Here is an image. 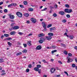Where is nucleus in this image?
<instances>
[{"label":"nucleus","instance_id":"nucleus-1","mask_svg":"<svg viewBox=\"0 0 77 77\" xmlns=\"http://www.w3.org/2000/svg\"><path fill=\"white\" fill-rule=\"evenodd\" d=\"M42 26L44 28V29L43 30H45V31H46L47 30V25H46V24L44 22H42Z\"/></svg>","mask_w":77,"mask_h":77},{"label":"nucleus","instance_id":"nucleus-2","mask_svg":"<svg viewBox=\"0 0 77 77\" xmlns=\"http://www.w3.org/2000/svg\"><path fill=\"white\" fill-rule=\"evenodd\" d=\"M8 16L9 17L10 19H11L12 20H13V19H14L15 18V16L14 15H12L11 14H8Z\"/></svg>","mask_w":77,"mask_h":77},{"label":"nucleus","instance_id":"nucleus-3","mask_svg":"<svg viewBox=\"0 0 77 77\" xmlns=\"http://www.w3.org/2000/svg\"><path fill=\"white\" fill-rule=\"evenodd\" d=\"M16 15L18 16L19 17H22V16H23V15L20 12H18L16 13Z\"/></svg>","mask_w":77,"mask_h":77},{"label":"nucleus","instance_id":"nucleus-4","mask_svg":"<svg viewBox=\"0 0 77 77\" xmlns=\"http://www.w3.org/2000/svg\"><path fill=\"white\" fill-rule=\"evenodd\" d=\"M67 63H69V62H72V59L70 58H69V57L68 56L66 58V60H68Z\"/></svg>","mask_w":77,"mask_h":77},{"label":"nucleus","instance_id":"nucleus-5","mask_svg":"<svg viewBox=\"0 0 77 77\" xmlns=\"http://www.w3.org/2000/svg\"><path fill=\"white\" fill-rule=\"evenodd\" d=\"M31 20L32 22V23H35L36 21V19L34 18H31Z\"/></svg>","mask_w":77,"mask_h":77},{"label":"nucleus","instance_id":"nucleus-6","mask_svg":"<svg viewBox=\"0 0 77 77\" xmlns=\"http://www.w3.org/2000/svg\"><path fill=\"white\" fill-rule=\"evenodd\" d=\"M42 48V47L41 45L38 46L36 48V50H41V48Z\"/></svg>","mask_w":77,"mask_h":77},{"label":"nucleus","instance_id":"nucleus-7","mask_svg":"<svg viewBox=\"0 0 77 77\" xmlns=\"http://www.w3.org/2000/svg\"><path fill=\"white\" fill-rule=\"evenodd\" d=\"M13 29L14 30H17L19 29V26H16L13 27Z\"/></svg>","mask_w":77,"mask_h":77},{"label":"nucleus","instance_id":"nucleus-8","mask_svg":"<svg viewBox=\"0 0 77 77\" xmlns=\"http://www.w3.org/2000/svg\"><path fill=\"white\" fill-rule=\"evenodd\" d=\"M46 38L47 39V40H51V36H46Z\"/></svg>","mask_w":77,"mask_h":77},{"label":"nucleus","instance_id":"nucleus-9","mask_svg":"<svg viewBox=\"0 0 77 77\" xmlns=\"http://www.w3.org/2000/svg\"><path fill=\"white\" fill-rule=\"evenodd\" d=\"M59 13L61 15H63L65 14V13L63 11H60Z\"/></svg>","mask_w":77,"mask_h":77},{"label":"nucleus","instance_id":"nucleus-10","mask_svg":"<svg viewBox=\"0 0 77 77\" xmlns=\"http://www.w3.org/2000/svg\"><path fill=\"white\" fill-rule=\"evenodd\" d=\"M39 37H42L43 36H45V34L42 33L41 34H40L38 35Z\"/></svg>","mask_w":77,"mask_h":77},{"label":"nucleus","instance_id":"nucleus-11","mask_svg":"<svg viewBox=\"0 0 77 77\" xmlns=\"http://www.w3.org/2000/svg\"><path fill=\"white\" fill-rule=\"evenodd\" d=\"M16 33V32L15 31H12L10 32L11 35H14Z\"/></svg>","mask_w":77,"mask_h":77},{"label":"nucleus","instance_id":"nucleus-12","mask_svg":"<svg viewBox=\"0 0 77 77\" xmlns=\"http://www.w3.org/2000/svg\"><path fill=\"white\" fill-rule=\"evenodd\" d=\"M55 71H56V69L54 68H53L51 69V72L52 73H53V72H54Z\"/></svg>","mask_w":77,"mask_h":77},{"label":"nucleus","instance_id":"nucleus-13","mask_svg":"<svg viewBox=\"0 0 77 77\" xmlns=\"http://www.w3.org/2000/svg\"><path fill=\"white\" fill-rule=\"evenodd\" d=\"M27 42V44L29 45V46H30V45H32V44H31V41H28Z\"/></svg>","mask_w":77,"mask_h":77},{"label":"nucleus","instance_id":"nucleus-14","mask_svg":"<svg viewBox=\"0 0 77 77\" xmlns=\"http://www.w3.org/2000/svg\"><path fill=\"white\" fill-rule=\"evenodd\" d=\"M50 30L51 31H52V30H56V28L54 27L51 28H50Z\"/></svg>","mask_w":77,"mask_h":77},{"label":"nucleus","instance_id":"nucleus-15","mask_svg":"<svg viewBox=\"0 0 77 77\" xmlns=\"http://www.w3.org/2000/svg\"><path fill=\"white\" fill-rule=\"evenodd\" d=\"M48 35L49 36H53V33H52L49 32L48 33Z\"/></svg>","mask_w":77,"mask_h":77},{"label":"nucleus","instance_id":"nucleus-16","mask_svg":"<svg viewBox=\"0 0 77 77\" xmlns=\"http://www.w3.org/2000/svg\"><path fill=\"white\" fill-rule=\"evenodd\" d=\"M27 52V50L26 49H24L23 51V53H26Z\"/></svg>","mask_w":77,"mask_h":77},{"label":"nucleus","instance_id":"nucleus-17","mask_svg":"<svg viewBox=\"0 0 77 77\" xmlns=\"http://www.w3.org/2000/svg\"><path fill=\"white\" fill-rule=\"evenodd\" d=\"M72 11V9H68V13H71Z\"/></svg>","mask_w":77,"mask_h":77},{"label":"nucleus","instance_id":"nucleus-18","mask_svg":"<svg viewBox=\"0 0 77 77\" xmlns=\"http://www.w3.org/2000/svg\"><path fill=\"white\" fill-rule=\"evenodd\" d=\"M34 69L36 71H39V68L37 67H35L34 68Z\"/></svg>","mask_w":77,"mask_h":77},{"label":"nucleus","instance_id":"nucleus-19","mask_svg":"<svg viewBox=\"0 0 77 77\" xmlns=\"http://www.w3.org/2000/svg\"><path fill=\"white\" fill-rule=\"evenodd\" d=\"M64 12H66V13H68V9L66 8L64 10Z\"/></svg>","mask_w":77,"mask_h":77},{"label":"nucleus","instance_id":"nucleus-20","mask_svg":"<svg viewBox=\"0 0 77 77\" xmlns=\"http://www.w3.org/2000/svg\"><path fill=\"white\" fill-rule=\"evenodd\" d=\"M29 11H30L31 12H32L33 11V9L32 8H29Z\"/></svg>","mask_w":77,"mask_h":77},{"label":"nucleus","instance_id":"nucleus-21","mask_svg":"<svg viewBox=\"0 0 77 77\" xmlns=\"http://www.w3.org/2000/svg\"><path fill=\"white\" fill-rule=\"evenodd\" d=\"M24 16L25 17H27L29 16V14H27V13H25V14H24Z\"/></svg>","mask_w":77,"mask_h":77},{"label":"nucleus","instance_id":"nucleus-22","mask_svg":"<svg viewBox=\"0 0 77 77\" xmlns=\"http://www.w3.org/2000/svg\"><path fill=\"white\" fill-rule=\"evenodd\" d=\"M23 4L25 5H27V2L26 1H24L23 2Z\"/></svg>","mask_w":77,"mask_h":77},{"label":"nucleus","instance_id":"nucleus-23","mask_svg":"<svg viewBox=\"0 0 77 77\" xmlns=\"http://www.w3.org/2000/svg\"><path fill=\"white\" fill-rule=\"evenodd\" d=\"M38 42L39 44H42V43H43V42H44V41L40 40Z\"/></svg>","mask_w":77,"mask_h":77},{"label":"nucleus","instance_id":"nucleus-24","mask_svg":"<svg viewBox=\"0 0 77 77\" xmlns=\"http://www.w3.org/2000/svg\"><path fill=\"white\" fill-rule=\"evenodd\" d=\"M4 36L5 37H9V34H4Z\"/></svg>","mask_w":77,"mask_h":77},{"label":"nucleus","instance_id":"nucleus-25","mask_svg":"<svg viewBox=\"0 0 77 77\" xmlns=\"http://www.w3.org/2000/svg\"><path fill=\"white\" fill-rule=\"evenodd\" d=\"M57 52V50H54V51H51L52 54H53L54 53H55V52Z\"/></svg>","mask_w":77,"mask_h":77},{"label":"nucleus","instance_id":"nucleus-26","mask_svg":"<svg viewBox=\"0 0 77 77\" xmlns=\"http://www.w3.org/2000/svg\"><path fill=\"white\" fill-rule=\"evenodd\" d=\"M65 7H66V8H69V5L68 4H65Z\"/></svg>","mask_w":77,"mask_h":77},{"label":"nucleus","instance_id":"nucleus-27","mask_svg":"<svg viewBox=\"0 0 77 77\" xmlns=\"http://www.w3.org/2000/svg\"><path fill=\"white\" fill-rule=\"evenodd\" d=\"M37 67L38 68H39L41 67V66L40 65H37Z\"/></svg>","mask_w":77,"mask_h":77},{"label":"nucleus","instance_id":"nucleus-28","mask_svg":"<svg viewBox=\"0 0 77 77\" xmlns=\"http://www.w3.org/2000/svg\"><path fill=\"white\" fill-rule=\"evenodd\" d=\"M69 38H70L71 39H73V38H74V37L72 35H70L69 36Z\"/></svg>","mask_w":77,"mask_h":77},{"label":"nucleus","instance_id":"nucleus-29","mask_svg":"<svg viewBox=\"0 0 77 77\" xmlns=\"http://www.w3.org/2000/svg\"><path fill=\"white\" fill-rule=\"evenodd\" d=\"M63 53L66 54V55H67L68 54V52L66 51H64Z\"/></svg>","mask_w":77,"mask_h":77},{"label":"nucleus","instance_id":"nucleus-30","mask_svg":"<svg viewBox=\"0 0 77 77\" xmlns=\"http://www.w3.org/2000/svg\"><path fill=\"white\" fill-rule=\"evenodd\" d=\"M52 26V25L51 24H49L47 26V28H49V27H51V26Z\"/></svg>","mask_w":77,"mask_h":77},{"label":"nucleus","instance_id":"nucleus-31","mask_svg":"<svg viewBox=\"0 0 77 77\" xmlns=\"http://www.w3.org/2000/svg\"><path fill=\"white\" fill-rule=\"evenodd\" d=\"M12 6H16L17 4L16 3H12Z\"/></svg>","mask_w":77,"mask_h":77},{"label":"nucleus","instance_id":"nucleus-32","mask_svg":"<svg viewBox=\"0 0 77 77\" xmlns=\"http://www.w3.org/2000/svg\"><path fill=\"white\" fill-rule=\"evenodd\" d=\"M22 54V53H21V52H20L19 53H17V54L16 55L17 56H18V55H20L21 54Z\"/></svg>","mask_w":77,"mask_h":77},{"label":"nucleus","instance_id":"nucleus-33","mask_svg":"<svg viewBox=\"0 0 77 77\" xmlns=\"http://www.w3.org/2000/svg\"><path fill=\"white\" fill-rule=\"evenodd\" d=\"M53 16L54 17H57V14L56 13H54L53 14Z\"/></svg>","mask_w":77,"mask_h":77},{"label":"nucleus","instance_id":"nucleus-34","mask_svg":"<svg viewBox=\"0 0 77 77\" xmlns=\"http://www.w3.org/2000/svg\"><path fill=\"white\" fill-rule=\"evenodd\" d=\"M2 62H3V59H0V63H2Z\"/></svg>","mask_w":77,"mask_h":77},{"label":"nucleus","instance_id":"nucleus-35","mask_svg":"<svg viewBox=\"0 0 77 77\" xmlns=\"http://www.w3.org/2000/svg\"><path fill=\"white\" fill-rule=\"evenodd\" d=\"M61 45L62 46V47H66L65 45L63 44V43H61Z\"/></svg>","mask_w":77,"mask_h":77},{"label":"nucleus","instance_id":"nucleus-36","mask_svg":"<svg viewBox=\"0 0 77 77\" xmlns=\"http://www.w3.org/2000/svg\"><path fill=\"white\" fill-rule=\"evenodd\" d=\"M23 45L24 47L26 48V47H27V44H23Z\"/></svg>","mask_w":77,"mask_h":77},{"label":"nucleus","instance_id":"nucleus-37","mask_svg":"<svg viewBox=\"0 0 77 77\" xmlns=\"http://www.w3.org/2000/svg\"><path fill=\"white\" fill-rule=\"evenodd\" d=\"M51 47L52 48H53L54 49H55V48H56L57 47L55 46H52Z\"/></svg>","mask_w":77,"mask_h":77},{"label":"nucleus","instance_id":"nucleus-38","mask_svg":"<svg viewBox=\"0 0 77 77\" xmlns=\"http://www.w3.org/2000/svg\"><path fill=\"white\" fill-rule=\"evenodd\" d=\"M72 67H73V68H75V65L74 64H72Z\"/></svg>","mask_w":77,"mask_h":77},{"label":"nucleus","instance_id":"nucleus-39","mask_svg":"<svg viewBox=\"0 0 77 77\" xmlns=\"http://www.w3.org/2000/svg\"><path fill=\"white\" fill-rule=\"evenodd\" d=\"M40 39L41 40H42V41H45V38H41Z\"/></svg>","mask_w":77,"mask_h":77},{"label":"nucleus","instance_id":"nucleus-40","mask_svg":"<svg viewBox=\"0 0 77 77\" xmlns=\"http://www.w3.org/2000/svg\"><path fill=\"white\" fill-rule=\"evenodd\" d=\"M66 17L67 18H70V15L69 14L66 15Z\"/></svg>","mask_w":77,"mask_h":77},{"label":"nucleus","instance_id":"nucleus-41","mask_svg":"<svg viewBox=\"0 0 77 77\" xmlns=\"http://www.w3.org/2000/svg\"><path fill=\"white\" fill-rule=\"evenodd\" d=\"M62 22H63V23H66V20L65 19H63L62 20Z\"/></svg>","mask_w":77,"mask_h":77},{"label":"nucleus","instance_id":"nucleus-42","mask_svg":"<svg viewBox=\"0 0 77 77\" xmlns=\"http://www.w3.org/2000/svg\"><path fill=\"white\" fill-rule=\"evenodd\" d=\"M47 49H51L52 48V47H47Z\"/></svg>","mask_w":77,"mask_h":77},{"label":"nucleus","instance_id":"nucleus-43","mask_svg":"<svg viewBox=\"0 0 77 77\" xmlns=\"http://www.w3.org/2000/svg\"><path fill=\"white\" fill-rule=\"evenodd\" d=\"M38 71V74H41V69H39V70Z\"/></svg>","mask_w":77,"mask_h":77},{"label":"nucleus","instance_id":"nucleus-44","mask_svg":"<svg viewBox=\"0 0 77 77\" xmlns=\"http://www.w3.org/2000/svg\"><path fill=\"white\" fill-rule=\"evenodd\" d=\"M11 6H12V4L8 5V8H10V7H11Z\"/></svg>","mask_w":77,"mask_h":77},{"label":"nucleus","instance_id":"nucleus-45","mask_svg":"<svg viewBox=\"0 0 77 77\" xmlns=\"http://www.w3.org/2000/svg\"><path fill=\"white\" fill-rule=\"evenodd\" d=\"M18 34H19V35H22L23 34V33L19 32L18 33Z\"/></svg>","mask_w":77,"mask_h":77},{"label":"nucleus","instance_id":"nucleus-46","mask_svg":"<svg viewBox=\"0 0 77 77\" xmlns=\"http://www.w3.org/2000/svg\"><path fill=\"white\" fill-rule=\"evenodd\" d=\"M12 39V38L8 37V38H6V40H11Z\"/></svg>","mask_w":77,"mask_h":77},{"label":"nucleus","instance_id":"nucleus-47","mask_svg":"<svg viewBox=\"0 0 77 77\" xmlns=\"http://www.w3.org/2000/svg\"><path fill=\"white\" fill-rule=\"evenodd\" d=\"M4 12H5V13H6V12H8V10L6 9H5L4 11Z\"/></svg>","mask_w":77,"mask_h":77},{"label":"nucleus","instance_id":"nucleus-48","mask_svg":"<svg viewBox=\"0 0 77 77\" xmlns=\"http://www.w3.org/2000/svg\"><path fill=\"white\" fill-rule=\"evenodd\" d=\"M8 44L9 45L11 46V45H12V43H10V42H8Z\"/></svg>","mask_w":77,"mask_h":77},{"label":"nucleus","instance_id":"nucleus-49","mask_svg":"<svg viewBox=\"0 0 77 77\" xmlns=\"http://www.w3.org/2000/svg\"><path fill=\"white\" fill-rule=\"evenodd\" d=\"M29 71L30 69H26V72H29Z\"/></svg>","mask_w":77,"mask_h":77},{"label":"nucleus","instance_id":"nucleus-50","mask_svg":"<svg viewBox=\"0 0 77 77\" xmlns=\"http://www.w3.org/2000/svg\"><path fill=\"white\" fill-rule=\"evenodd\" d=\"M46 9H47V8H45L43 10H42V11H45Z\"/></svg>","mask_w":77,"mask_h":77},{"label":"nucleus","instance_id":"nucleus-51","mask_svg":"<svg viewBox=\"0 0 77 77\" xmlns=\"http://www.w3.org/2000/svg\"><path fill=\"white\" fill-rule=\"evenodd\" d=\"M64 73H65L66 74L67 76H68V72H64Z\"/></svg>","mask_w":77,"mask_h":77},{"label":"nucleus","instance_id":"nucleus-52","mask_svg":"<svg viewBox=\"0 0 77 77\" xmlns=\"http://www.w3.org/2000/svg\"><path fill=\"white\" fill-rule=\"evenodd\" d=\"M54 7H55V8H57V4H55Z\"/></svg>","mask_w":77,"mask_h":77},{"label":"nucleus","instance_id":"nucleus-53","mask_svg":"<svg viewBox=\"0 0 77 77\" xmlns=\"http://www.w3.org/2000/svg\"><path fill=\"white\" fill-rule=\"evenodd\" d=\"M68 55L69 56H72V54L69 53L68 54Z\"/></svg>","mask_w":77,"mask_h":77},{"label":"nucleus","instance_id":"nucleus-54","mask_svg":"<svg viewBox=\"0 0 77 77\" xmlns=\"http://www.w3.org/2000/svg\"><path fill=\"white\" fill-rule=\"evenodd\" d=\"M20 8H24V6H23V5H20Z\"/></svg>","mask_w":77,"mask_h":77},{"label":"nucleus","instance_id":"nucleus-55","mask_svg":"<svg viewBox=\"0 0 77 77\" xmlns=\"http://www.w3.org/2000/svg\"><path fill=\"white\" fill-rule=\"evenodd\" d=\"M28 67L29 68H32V65L31 64H29L28 66Z\"/></svg>","mask_w":77,"mask_h":77},{"label":"nucleus","instance_id":"nucleus-56","mask_svg":"<svg viewBox=\"0 0 77 77\" xmlns=\"http://www.w3.org/2000/svg\"><path fill=\"white\" fill-rule=\"evenodd\" d=\"M58 63H60V64H62V62L60 61H59Z\"/></svg>","mask_w":77,"mask_h":77},{"label":"nucleus","instance_id":"nucleus-57","mask_svg":"<svg viewBox=\"0 0 77 77\" xmlns=\"http://www.w3.org/2000/svg\"><path fill=\"white\" fill-rule=\"evenodd\" d=\"M42 62H43L44 63H47V61L45 60H42Z\"/></svg>","mask_w":77,"mask_h":77},{"label":"nucleus","instance_id":"nucleus-58","mask_svg":"<svg viewBox=\"0 0 77 77\" xmlns=\"http://www.w3.org/2000/svg\"><path fill=\"white\" fill-rule=\"evenodd\" d=\"M3 2H0V6H1V5H3Z\"/></svg>","mask_w":77,"mask_h":77},{"label":"nucleus","instance_id":"nucleus-59","mask_svg":"<svg viewBox=\"0 0 77 77\" xmlns=\"http://www.w3.org/2000/svg\"><path fill=\"white\" fill-rule=\"evenodd\" d=\"M26 23L28 24H29L30 23V21L28 20L26 21Z\"/></svg>","mask_w":77,"mask_h":77},{"label":"nucleus","instance_id":"nucleus-60","mask_svg":"<svg viewBox=\"0 0 77 77\" xmlns=\"http://www.w3.org/2000/svg\"><path fill=\"white\" fill-rule=\"evenodd\" d=\"M51 61L52 62H53V61H54V59H51Z\"/></svg>","mask_w":77,"mask_h":77},{"label":"nucleus","instance_id":"nucleus-61","mask_svg":"<svg viewBox=\"0 0 77 77\" xmlns=\"http://www.w3.org/2000/svg\"><path fill=\"white\" fill-rule=\"evenodd\" d=\"M32 33L29 34V35H28L29 36H32Z\"/></svg>","mask_w":77,"mask_h":77},{"label":"nucleus","instance_id":"nucleus-62","mask_svg":"<svg viewBox=\"0 0 77 77\" xmlns=\"http://www.w3.org/2000/svg\"><path fill=\"white\" fill-rule=\"evenodd\" d=\"M3 37H4V35H2L1 37V38L2 39H3Z\"/></svg>","mask_w":77,"mask_h":77},{"label":"nucleus","instance_id":"nucleus-63","mask_svg":"<svg viewBox=\"0 0 77 77\" xmlns=\"http://www.w3.org/2000/svg\"><path fill=\"white\" fill-rule=\"evenodd\" d=\"M75 60L76 62H77V58H75Z\"/></svg>","mask_w":77,"mask_h":77},{"label":"nucleus","instance_id":"nucleus-64","mask_svg":"<svg viewBox=\"0 0 77 77\" xmlns=\"http://www.w3.org/2000/svg\"><path fill=\"white\" fill-rule=\"evenodd\" d=\"M47 77V75H43V77Z\"/></svg>","mask_w":77,"mask_h":77}]
</instances>
